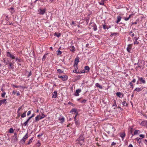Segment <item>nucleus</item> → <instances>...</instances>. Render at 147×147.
<instances>
[{"label":"nucleus","instance_id":"obj_5","mask_svg":"<svg viewBox=\"0 0 147 147\" xmlns=\"http://www.w3.org/2000/svg\"><path fill=\"white\" fill-rule=\"evenodd\" d=\"M6 100V99H4L0 100V106L1 105L5 103L6 104L7 103Z\"/></svg>","mask_w":147,"mask_h":147},{"label":"nucleus","instance_id":"obj_15","mask_svg":"<svg viewBox=\"0 0 147 147\" xmlns=\"http://www.w3.org/2000/svg\"><path fill=\"white\" fill-rule=\"evenodd\" d=\"M92 27H93V29L94 31H96L97 30V26L96 24L94 23L92 26Z\"/></svg>","mask_w":147,"mask_h":147},{"label":"nucleus","instance_id":"obj_27","mask_svg":"<svg viewBox=\"0 0 147 147\" xmlns=\"http://www.w3.org/2000/svg\"><path fill=\"white\" fill-rule=\"evenodd\" d=\"M84 69L85 70H87L88 72L89 71L90 68L88 66H86L85 67Z\"/></svg>","mask_w":147,"mask_h":147},{"label":"nucleus","instance_id":"obj_63","mask_svg":"<svg viewBox=\"0 0 147 147\" xmlns=\"http://www.w3.org/2000/svg\"><path fill=\"white\" fill-rule=\"evenodd\" d=\"M136 79H134L132 81H131V82H132H132L134 83L136 82Z\"/></svg>","mask_w":147,"mask_h":147},{"label":"nucleus","instance_id":"obj_33","mask_svg":"<svg viewBox=\"0 0 147 147\" xmlns=\"http://www.w3.org/2000/svg\"><path fill=\"white\" fill-rule=\"evenodd\" d=\"M40 143L39 141H38V142L36 144V147H39L40 146Z\"/></svg>","mask_w":147,"mask_h":147},{"label":"nucleus","instance_id":"obj_24","mask_svg":"<svg viewBox=\"0 0 147 147\" xmlns=\"http://www.w3.org/2000/svg\"><path fill=\"white\" fill-rule=\"evenodd\" d=\"M75 121V123L76 125V126H79L80 124V122L79 121H78V120H76V121Z\"/></svg>","mask_w":147,"mask_h":147},{"label":"nucleus","instance_id":"obj_37","mask_svg":"<svg viewBox=\"0 0 147 147\" xmlns=\"http://www.w3.org/2000/svg\"><path fill=\"white\" fill-rule=\"evenodd\" d=\"M57 72L61 74L63 73V71H62L61 69H59L57 70Z\"/></svg>","mask_w":147,"mask_h":147},{"label":"nucleus","instance_id":"obj_25","mask_svg":"<svg viewBox=\"0 0 147 147\" xmlns=\"http://www.w3.org/2000/svg\"><path fill=\"white\" fill-rule=\"evenodd\" d=\"M96 87H98L100 89H102V86L99 84L98 83H96Z\"/></svg>","mask_w":147,"mask_h":147},{"label":"nucleus","instance_id":"obj_26","mask_svg":"<svg viewBox=\"0 0 147 147\" xmlns=\"http://www.w3.org/2000/svg\"><path fill=\"white\" fill-rule=\"evenodd\" d=\"M146 124L147 125V121H142L141 123V125H142L144 126Z\"/></svg>","mask_w":147,"mask_h":147},{"label":"nucleus","instance_id":"obj_58","mask_svg":"<svg viewBox=\"0 0 147 147\" xmlns=\"http://www.w3.org/2000/svg\"><path fill=\"white\" fill-rule=\"evenodd\" d=\"M42 135V134H38V135L37 136H38V137H40Z\"/></svg>","mask_w":147,"mask_h":147},{"label":"nucleus","instance_id":"obj_44","mask_svg":"<svg viewBox=\"0 0 147 147\" xmlns=\"http://www.w3.org/2000/svg\"><path fill=\"white\" fill-rule=\"evenodd\" d=\"M62 54V52L60 50H58L57 51V55H61Z\"/></svg>","mask_w":147,"mask_h":147},{"label":"nucleus","instance_id":"obj_7","mask_svg":"<svg viewBox=\"0 0 147 147\" xmlns=\"http://www.w3.org/2000/svg\"><path fill=\"white\" fill-rule=\"evenodd\" d=\"M132 44H129L128 45V47L127 48V51L129 53H130V51L132 48Z\"/></svg>","mask_w":147,"mask_h":147},{"label":"nucleus","instance_id":"obj_16","mask_svg":"<svg viewBox=\"0 0 147 147\" xmlns=\"http://www.w3.org/2000/svg\"><path fill=\"white\" fill-rule=\"evenodd\" d=\"M52 98H56L57 97V91H55L53 94Z\"/></svg>","mask_w":147,"mask_h":147},{"label":"nucleus","instance_id":"obj_1","mask_svg":"<svg viewBox=\"0 0 147 147\" xmlns=\"http://www.w3.org/2000/svg\"><path fill=\"white\" fill-rule=\"evenodd\" d=\"M84 136L83 134H81L77 140V143L81 145L84 144Z\"/></svg>","mask_w":147,"mask_h":147},{"label":"nucleus","instance_id":"obj_11","mask_svg":"<svg viewBox=\"0 0 147 147\" xmlns=\"http://www.w3.org/2000/svg\"><path fill=\"white\" fill-rule=\"evenodd\" d=\"M138 80L140 81L142 83L145 84L146 83V81L144 79L142 78L138 77Z\"/></svg>","mask_w":147,"mask_h":147},{"label":"nucleus","instance_id":"obj_20","mask_svg":"<svg viewBox=\"0 0 147 147\" xmlns=\"http://www.w3.org/2000/svg\"><path fill=\"white\" fill-rule=\"evenodd\" d=\"M70 50L71 51H74L75 50L74 47L73 46H71L70 47Z\"/></svg>","mask_w":147,"mask_h":147},{"label":"nucleus","instance_id":"obj_21","mask_svg":"<svg viewBox=\"0 0 147 147\" xmlns=\"http://www.w3.org/2000/svg\"><path fill=\"white\" fill-rule=\"evenodd\" d=\"M61 35V34L60 33L55 32L54 33V36H57L58 37H59Z\"/></svg>","mask_w":147,"mask_h":147},{"label":"nucleus","instance_id":"obj_22","mask_svg":"<svg viewBox=\"0 0 147 147\" xmlns=\"http://www.w3.org/2000/svg\"><path fill=\"white\" fill-rule=\"evenodd\" d=\"M74 112L75 113L77 112V109L76 108H74L72 109L70 111V112L71 113H73Z\"/></svg>","mask_w":147,"mask_h":147},{"label":"nucleus","instance_id":"obj_47","mask_svg":"<svg viewBox=\"0 0 147 147\" xmlns=\"http://www.w3.org/2000/svg\"><path fill=\"white\" fill-rule=\"evenodd\" d=\"M103 27L104 30H105L106 29H109V28L106 27V25H103Z\"/></svg>","mask_w":147,"mask_h":147},{"label":"nucleus","instance_id":"obj_43","mask_svg":"<svg viewBox=\"0 0 147 147\" xmlns=\"http://www.w3.org/2000/svg\"><path fill=\"white\" fill-rule=\"evenodd\" d=\"M5 94L6 93L5 92H3V93L2 94L1 96L2 98H4Z\"/></svg>","mask_w":147,"mask_h":147},{"label":"nucleus","instance_id":"obj_40","mask_svg":"<svg viewBox=\"0 0 147 147\" xmlns=\"http://www.w3.org/2000/svg\"><path fill=\"white\" fill-rule=\"evenodd\" d=\"M46 116L44 115L43 114H42V116L40 117V119H42L43 118H44V117H45Z\"/></svg>","mask_w":147,"mask_h":147},{"label":"nucleus","instance_id":"obj_60","mask_svg":"<svg viewBox=\"0 0 147 147\" xmlns=\"http://www.w3.org/2000/svg\"><path fill=\"white\" fill-rule=\"evenodd\" d=\"M73 72H74L75 73H77L78 72H77V70L76 69H74L73 70Z\"/></svg>","mask_w":147,"mask_h":147},{"label":"nucleus","instance_id":"obj_32","mask_svg":"<svg viewBox=\"0 0 147 147\" xmlns=\"http://www.w3.org/2000/svg\"><path fill=\"white\" fill-rule=\"evenodd\" d=\"M48 54V53H47L46 54H45L43 57L42 58V61H44L46 57V55Z\"/></svg>","mask_w":147,"mask_h":147},{"label":"nucleus","instance_id":"obj_3","mask_svg":"<svg viewBox=\"0 0 147 147\" xmlns=\"http://www.w3.org/2000/svg\"><path fill=\"white\" fill-rule=\"evenodd\" d=\"M58 78H61L62 80L63 81H66L68 79V76L67 75H63V76H61L59 75L58 76Z\"/></svg>","mask_w":147,"mask_h":147},{"label":"nucleus","instance_id":"obj_53","mask_svg":"<svg viewBox=\"0 0 147 147\" xmlns=\"http://www.w3.org/2000/svg\"><path fill=\"white\" fill-rule=\"evenodd\" d=\"M124 19L125 21H127L129 19V18H128H128L125 17L124 18Z\"/></svg>","mask_w":147,"mask_h":147},{"label":"nucleus","instance_id":"obj_9","mask_svg":"<svg viewBox=\"0 0 147 147\" xmlns=\"http://www.w3.org/2000/svg\"><path fill=\"white\" fill-rule=\"evenodd\" d=\"M81 91V89H77L76 90V94H75V95L76 96H79V93Z\"/></svg>","mask_w":147,"mask_h":147},{"label":"nucleus","instance_id":"obj_6","mask_svg":"<svg viewBox=\"0 0 147 147\" xmlns=\"http://www.w3.org/2000/svg\"><path fill=\"white\" fill-rule=\"evenodd\" d=\"M28 138V134L27 133L25 136L23 137L22 140V141H23L24 142H25L26 139Z\"/></svg>","mask_w":147,"mask_h":147},{"label":"nucleus","instance_id":"obj_42","mask_svg":"<svg viewBox=\"0 0 147 147\" xmlns=\"http://www.w3.org/2000/svg\"><path fill=\"white\" fill-rule=\"evenodd\" d=\"M129 85H130L131 86V87H130V88H132L133 89V88H134V86H133V85L132 83V82H130L129 84Z\"/></svg>","mask_w":147,"mask_h":147},{"label":"nucleus","instance_id":"obj_38","mask_svg":"<svg viewBox=\"0 0 147 147\" xmlns=\"http://www.w3.org/2000/svg\"><path fill=\"white\" fill-rule=\"evenodd\" d=\"M137 65H138V67H139L140 68H142V65H140V62L139 61L137 63Z\"/></svg>","mask_w":147,"mask_h":147},{"label":"nucleus","instance_id":"obj_10","mask_svg":"<svg viewBox=\"0 0 147 147\" xmlns=\"http://www.w3.org/2000/svg\"><path fill=\"white\" fill-rule=\"evenodd\" d=\"M79 62V59L78 57H77L75 59L74 63V66H75L76 65H78Z\"/></svg>","mask_w":147,"mask_h":147},{"label":"nucleus","instance_id":"obj_50","mask_svg":"<svg viewBox=\"0 0 147 147\" xmlns=\"http://www.w3.org/2000/svg\"><path fill=\"white\" fill-rule=\"evenodd\" d=\"M139 136L142 138H144V135L143 134H140Z\"/></svg>","mask_w":147,"mask_h":147},{"label":"nucleus","instance_id":"obj_13","mask_svg":"<svg viewBox=\"0 0 147 147\" xmlns=\"http://www.w3.org/2000/svg\"><path fill=\"white\" fill-rule=\"evenodd\" d=\"M125 136V132L121 133H120V136L121 137L123 140Z\"/></svg>","mask_w":147,"mask_h":147},{"label":"nucleus","instance_id":"obj_29","mask_svg":"<svg viewBox=\"0 0 147 147\" xmlns=\"http://www.w3.org/2000/svg\"><path fill=\"white\" fill-rule=\"evenodd\" d=\"M40 115H38L35 117V121L36 122L38 121L40 119Z\"/></svg>","mask_w":147,"mask_h":147},{"label":"nucleus","instance_id":"obj_51","mask_svg":"<svg viewBox=\"0 0 147 147\" xmlns=\"http://www.w3.org/2000/svg\"><path fill=\"white\" fill-rule=\"evenodd\" d=\"M31 111H29L27 113V116L31 114Z\"/></svg>","mask_w":147,"mask_h":147},{"label":"nucleus","instance_id":"obj_48","mask_svg":"<svg viewBox=\"0 0 147 147\" xmlns=\"http://www.w3.org/2000/svg\"><path fill=\"white\" fill-rule=\"evenodd\" d=\"M23 106V105L22 106H21V107H19L18 109V111H17V113H18V112H19V111H20V110L22 109V106Z\"/></svg>","mask_w":147,"mask_h":147},{"label":"nucleus","instance_id":"obj_49","mask_svg":"<svg viewBox=\"0 0 147 147\" xmlns=\"http://www.w3.org/2000/svg\"><path fill=\"white\" fill-rule=\"evenodd\" d=\"M86 101L87 100H86L84 99L82 100L81 102L82 103H85L86 102Z\"/></svg>","mask_w":147,"mask_h":147},{"label":"nucleus","instance_id":"obj_19","mask_svg":"<svg viewBox=\"0 0 147 147\" xmlns=\"http://www.w3.org/2000/svg\"><path fill=\"white\" fill-rule=\"evenodd\" d=\"M116 95L119 97V98H122V97L121 96L122 94V93L121 92H117L116 93Z\"/></svg>","mask_w":147,"mask_h":147},{"label":"nucleus","instance_id":"obj_54","mask_svg":"<svg viewBox=\"0 0 147 147\" xmlns=\"http://www.w3.org/2000/svg\"><path fill=\"white\" fill-rule=\"evenodd\" d=\"M134 44H139V42H138L137 41V40H135V41L134 42Z\"/></svg>","mask_w":147,"mask_h":147},{"label":"nucleus","instance_id":"obj_59","mask_svg":"<svg viewBox=\"0 0 147 147\" xmlns=\"http://www.w3.org/2000/svg\"><path fill=\"white\" fill-rule=\"evenodd\" d=\"M78 114V113L77 112V114L76 115H75V116L74 117V121H76V117L77 116V115Z\"/></svg>","mask_w":147,"mask_h":147},{"label":"nucleus","instance_id":"obj_35","mask_svg":"<svg viewBox=\"0 0 147 147\" xmlns=\"http://www.w3.org/2000/svg\"><path fill=\"white\" fill-rule=\"evenodd\" d=\"M139 130H135L134 132V135H136L137 134H138L139 133L138 132L139 131Z\"/></svg>","mask_w":147,"mask_h":147},{"label":"nucleus","instance_id":"obj_56","mask_svg":"<svg viewBox=\"0 0 147 147\" xmlns=\"http://www.w3.org/2000/svg\"><path fill=\"white\" fill-rule=\"evenodd\" d=\"M114 102H115V103L114 104H113V106H117V105L116 104V101L114 100Z\"/></svg>","mask_w":147,"mask_h":147},{"label":"nucleus","instance_id":"obj_36","mask_svg":"<svg viewBox=\"0 0 147 147\" xmlns=\"http://www.w3.org/2000/svg\"><path fill=\"white\" fill-rule=\"evenodd\" d=\"M11 86L13 88H19L20 87H21V86H16V85H14V84H12Z\"/></svg>","mask_w":147,"mask_h":147},{"label":"nucleus","instance_id":"obj_41","mask_svg":"<svg viewBox=\"0 0 147 147\" xmlns=\"http://www.w3.org/2000/svg\"><path fill=\"white\" fill-rule=\"evenodd\" d=\"M14 130L12 128H11L9 130V132L10 133H12L13 132Z\"/></svg>","mask_w":147,"mask_h":147},{"label":"nucleus","instance_id":"obj_8","mask_svg":"<svg viewBox=\"0 0 147 147\" xmlns=\"http://www.w3.org/2000/svg\"><path fill=\"white\" fill-rule=\"evenodd\" d=\"M59 120L60 121V123H62L65 121V118L63 117H59Z\"/></svg>","mask_w":147,"mask_h":147},{"label":"nucleus","instance_id":"obj_39","mask_svg":"<svg viewBox=\"0 0 147 147\" xmlns=\"http://www.w3.org/2000/svg\"><path fill=\"white\" fill-rule=\"evenodd\" d=\"M122 105L124 106H127V103L125 101H124L123 102Z\"/></svg>","mask_w":147,"mask_h":147},{"label":"nucleus","instance_id":"obj_62","mask_svg":"<svg viewBox=\"0 0 147 147\" xmlns=\"http://www.w3.org/2000/svg\"><path fill=\"white\" fill-rule=\"evenodd\" d=\"M20 87L21 88L23 89H24L25 88H26V87L23 86H21V87Z\"/></svg>","mask_w":147,"mask_h":147},{"label":"nucleus","instance_id":"obj_31","mask_svg":"<svg viewBox=\"0 0 147 147\" xmlns=\"http://www.w3.org/2000/svg\"><path fill=\"white\" fill-rule=\"evenodd\" d=\"M26 111H25L24 113H23L22 115L21 116V117L24 118V117H26Z\"/></svg>","mask_w":147,"mask_h":147},{"label":"nucleus","instance_id":"obj_55","mask_svg":"<svg viewBox=\"0 0 147 147\" xmlns=\"http://www.w3.org/2000/svg\"><path fill=\"white\" fill-rule=\"evenodd\" d=\"M116 144V143L114 142H112L111 144V146H113V145H115Z\"/></svg>","mask_w":147,"mask_h":147},{"label":"nucleus","instance_id":"obj_14","mask_svg":"<svg viewBox=\"0 0 147 147\" xmlns=\"http://www.w3.org/2000/svg\"><path fill=\"white\" fill-rule=\"evenodd\" d=\"M143 89V88H136L134 90V91H137V92H139L141 91Z\"/></svg>","mask_w":147,"mask_h":147},{"label":"nucleus","instance_id":"obj_23","mask_svg":"<svg viewBox=\"0 0 147 147\" xmlns=\"http://www.w3.org/2000/svg\"><path fill=\"white\" fill-rule=\"evenodd\" d=\"M15 61H17V63L18 64V62H22V60L21 59H20L18 58V57H15Z\"/></svg>","mask_w":147,"mask_h":147},{"label":"nucleus","instance_id":"obj_57","mask_svg":"<svg viewBox=\"0 0 147 147\" xmlns=\"http://www.w3.org/2000/svg\"><path fill=\"white\" fill-rule=\"evenodd\" d=\"M7 23H9V24H9V25H13V23H12V22H7Z\"/></svg>","mask_w":147,"mask_h":147},{"label":"nucleus","instance_id":"obj_64","mask_svg":"<svg viewBox=\"0 0 147 147\" xmlns=\"http://www.w3.org/2000/svg\"><path fill=\"white\" fill-rule=\"evenodd\" d=\"M128 147H133V146L131 144H130Z\"/></svg>","mask_w":147,"mask_h":147},{"label":"nucleus","instance_id":"obj_52","mask_svg":"<svg viewBox=\"0 0 147 147\" xmlns=\"http://www.w3.org/2000/svg\"><path fill=\"white\" fill-rule=\"evenodd\" d=\"M129 134H131V138H132L134 135V134H133L132 133V131L131 130H130V133Z\"/></svg>","mask_w":147,"mask_h":147},{"label":"nucleus","instance_id":"obj_17","mask_svg":"<svg viewBox=\"0 0 147 147\" xmlns=\"http://www.w3.org/2000/svg\"><path fill=\"white\" fill-rule=\"evenodd\" d=\"M121 19V17L119 16H118L117 17V20L116 21V23L118 24L120 21Z\"/></svg>","mask_w":147,"mask_h":147},{"label":"nucleus","instance_id":"obj_30","mask_svg":"<svg viewBox=\"0 0 147 147\" xmlns=\"http://www.w3.org/2000/svg\"><path fill=\"white\" fill-rule=\"evenodd\" d=\"M118 34V33H111V34L110 35V36L112 37L116 35H117Z\"/></svg>","mask_w":147,"mask_h":147},{"label":"nucleus","instance_id":"obj_45","mask_svg":"<svg viewBox=\"0 0 147 147\" xmlns=\"http://www.w3.org/2000/svg\"><path fill=\"white\" fill-rule=\"evenodd\" d=\"M136 139L137 140V141L138 142H140V141L141 140V139L140 138H136Z\"/></svg>","mask_w":147,"mask_h":147},{"label":"nucleus","instance_id":"obj_18","mask_svg":"<svg viewBox=\"0 0 147 147\" xmlns=\"http://www.w3.org/2000/svg\"><path fill=\"white\" fill-rule=\"evenodd\" d=\"M14 63L13 62V63L10 62L9 64V69H11L13 68V67L12 66V65H13Z\"/></svg>","mask_w":147,"mask_h":147},{"label":"nucleus","instance_id":"obj_2","mask_svg":"<svg viewBox=\"0 0 147 147\" xmlns=\"http://www.w3.org/2000/svg\"><path fill=\"white\" fill-rule=\"evenodd\" d=\"M6 55L7 57L10 58L12 60L15 59V57L13 54L10 52H7Z\"/></svg>","mask_w":147,"mask_h":147},{"label":"nucleus","instance_id":"obj_28","mask_svg":"<svg viewBox=\"0 0 147 147\" xmlns=\"http://www.w3.org/2000/svg\"><path fill=\"white\" fill-rule=\"evenodd\" d=\"M33 138H34V137H32L31 138L30 140H29L28 143L27 144V145L30 144L32 142V141L33 139Z\"/></svg>","mask_w":147,"mask_h":147},{"label":"nucleus","instance_id":"obj_4","mask_svg":"<svg viewBox=\"0 0 147 147\" xmlns=\"http://www.w3.org/2000/svg\"><path fill=\"white\" fill-rule=\"evenodd\" d=\"M46 11V8H44L43 9L40 8L38 10V13L40 14L43 15L45 13Z\"/></svg>","mask_w":147,"mask_h":147},{"label":"nucleus","instance_id":"obj_61","mask_svg":"<svg viewBox=\"0 0 147 147\" xmlns=\"http://www.w3.org/2000/svg\"><path fill=\"white\" fill-rule=\"evenodd\" d=\"M5 20L7 21H8L9 20V18H8L7 16H6Z\"/></svg>","mask_w":147,"mask_h":147},{"label":"nucleus","instance_id":"obj_46","mask_svg":"<svg viewBox=\"0 0 147 147\" xmlns=\"http://www.w3.org/2000/svg\"><path fill=\"white\" fill-rule=\"evenodd\" d=\"M28 122L27 121H26L23 124L25 126L28 125Z\"/></svg>","mask_w":147,"mask_h":147},{"label":"nucleus","instance_id":"obj_12","mask_svg":"<svg viewBox=\"0 0 147 147\" xmlns=\"http://www.w3.org/2000/svg\"><path fill=\"white\" fill-rule=\"evenodd\" d=\"M13 138H12V141L13 140V141L16 142L18 140V139L17 138L16 134V133L14 134V136L13 137Z\"/></svg>","mask_w":147,"mask_h":147},{"label":"nucleus","instance_id":"obj_34","mask_svg":"<svg viewBox=\"0 0 147 147\" xmlns=\"http://www.w3.org/2000/svg\"><path fill=\"white\" fill-rule=\"evenodd\" d=\"M105 0H101L100 2L99 3L101 5H104V1H105Z\"/></svg>","mask_w":147,"mask_h":147}]
</instances>
